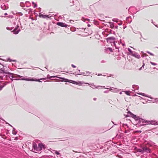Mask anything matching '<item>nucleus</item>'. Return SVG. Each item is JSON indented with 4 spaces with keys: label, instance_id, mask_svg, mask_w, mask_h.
Segmentation results:
<instances>
[{
    "label": "nucleus",
    "instance_id": "f257e3e1",
    "mask_svg": "<svg viewBox=\"0 0 158 158\" xmlns=\"http://www.w3.org/2000/svg\"><path fill=\"white\" fill-rule=\"evenodd\" d=\"M139 122L140 124L142 126L150 124L155 125L157 123V121L155 120L146 121L141 118L139 119Z\"/></svg>",
    "mask_w": 158,
    "mask_h": 158
},
{
    "label": "nucleus",
    "instance_id": "f03ea898",
    "mask_svg": "<svg viewBox=\"0 0 158 158\" xmlns=\"http://www.w3.org/2000/svg\"><path fill=\"white\" fill-rule=\"evenodd\" d=\"M53 77H57L58 78L62 79L64 80V81H65V82H69L73 84H75L77 85H81L82 84H84V83L83 82L79 81V82H77L74 81H72V80H69L68 79H65L64 78H62V77H57V76H53L50 77H48V78L49 79H50V78H53Z\"/></svg>",
    "mask_w": 158,
    "mask_h": 158
},
{
    "label": "nucleus",
    "instance_id": "7ed1b4c3",
    "mask_svg": "<svg viewBox=\"0 0 158 158\" xmlns=\"http://www.w3.org/2000/svg\"><path fill=\"white\" fill-rule=\"evenodd\" d=\"M33 147L34 151L36 153L40 151L44 148V146L42 143H39L38 147L35 143L33 144Z\"/></svg>",
    "mask_w": 158,
    "mask_h": 158
},
{
    "label": "nucleus",
    "instance_id": "20e7f679",
    "mask_svg": "<svg viewBox=\"0 0 158 158\" xmlns=\"http://www.w3.org/2000/svg\"><path fill=\"white\" fill-rule=\"evenodd\" d=\"M126 116H131L132 118H134L136 120L139 121V119H140V118H139L138 117H137L136 115L133 114L130 111H128V114Z\"/></svg>",
    "mask_w": 158,
    "mask_h": 158
},
{
    "label": "nucleus",
    "instance_id": "39448f33",
    "mask_svg": "<svg viewBox=\"0 0 158 158\" xmlns=\"http://www.w3.org/2000/svg\"><path fill=\"white\" fill-rule=\"evenodd\" d=\"M137 152H150V149L147 148H144L142 149H138L137 150Z\"/></svg>",
    "mask_w": 158,
    "mask_h": 158
},
{
    "label": "nucleus",
    "instance_id": "423d86ee",
    "mask_svg": "<svg viewBox=\"0 0 158 158\" xmlns=\"http://www.w3.org/2000/svg\"><path fill=\"white\" fill-rule=\"evenodd\" d=\"M22 80H26L27 81H39V82H41V81H40V80H45V78H42L40 79V80L39 79H34L33 78H23L22 79H21Z\"/></svg>",
    "mask_w": 158,
    "mask_h": 158
},
{
    "label": "nucleus",
    "instance_id": "0eeeda50",
    "mask_svg": "<svg viewBox=\"0 0 158 158\" xmlns=\"http://www.w3.org/2000/svg\"><path fill=\"white\" fill-rule=\"evenodd\" d=\"M57 24L62 27H66L68 26L66 24L62 22H58Z\"/></svg>",
    "mask_w": 158,
    "mask_h": 158
},
{
    "label": "nucleus",
    "instance_id": "6e6552de",
    "mask_svg": "<svg viewBox=\"0 0 158 158\" xmlns=\"http://www.w3.org/2000/svg\"><path fill=\"white\" fill-rule=\"evenodd\" d=\"M19 27V26H17V27L13 31L14 33L15 34H18L19 33V31H20L19 29V30H17V28Z\"/></svg>",
    "mask_w": 158,
    "mask_h": 158
},
{
    "label": "nucleus",
    "instance_id": "1a4fd4ad",
    "mask_svg": "<svg viewBox=\"0 0 158 158\" xmlns=\"http://www.w3.org/2000/svg\"><path fill=\"white\" fill-rule=\"evenodd\" d=\"M8 83V82H5L3 83L2 85H0V90H1Z\"/></svg>",
    "mask_w": 158,
    "mask_h": 158
},
{
    "label": "nucleus",
    "instance_id": "9d476101",
    "mask_svg": "<svg viewBox=\"0 0 158 158\" xmlns=\"http://www.w3.org/2000/svg\"><path fill=\"white\" fill-rule=\"evenodd\" d=\"M0 73H4L5 74H12V73H9V72H7L6 71H5L3 69H0Z\"/></svg>",
    "mask_w": 158,
    "mask_h": 158
},
{
    "label": "nucleus",
    "instance_id": "9b49d317",
    "mask_svg": "<svg viewBox=\"0 0 158 158\" xmlns=\"http://www.w3.org/2000/svg\"><path fill=\"white\" fill-rule=\"evenodd\" d=\"M1 7L2 9L3 10H6L8 8V7L4 4H2V5Z\"/></svg>",
    "mask_w": 158,
    "mask_h": 158
},
{
    "label": "nucleus",
    "instance_id": "f8f14e48",
    "mask_svg": "<svg viewBox=\"0 0 158 158\" xmlns=\"http://www.w3.org/2000/svg\"><path fill=\"white\" fill-rule=\"evenodd\" d=\"M86 84H89V85H90V87H92L93 89H94L95 88H97L99 87V86H96L93 83L91 84H89L88 83H86Z\"/></svg>",
    "mask_w": 158,
    "mask_h": 158
},
{
    "label": "nucleus",
    "instance_id": "ddd939ff",
    "mask_svg": "<svg viewBox=\"0 0 158 158\" xmlns=\"http://www.w3.org/2000/svg\"><path fill=\"white\" fill-rule=\"evenodd\" d=\"M40 17H42L43 18H49V15H43L42 14H40Z\"/></svg>",
    "mask_w": 158,
    "mask_h": 158
},
{
    "label": "nucleus",
    "instance_id": "4468645a",
    "mask_svg": "<svg viewBox=\"0 0 158 158\" xmlns=\"http://www.w3.org/2000/svg\"><path fill=\"white\" fill-rule=\"evenodd\" d=\"M132 56L138 58L139 59L140 58L139 55H138L135 54H132Z\"/></svg>",
    "mask_w": 158,
    "mask_h": 158
},
{
    "label": "nucleus",
    "instance_id": "2eb2a0df",
    "mask_svg": "<svg viewBox=\"0 0 158 158\" xmlns=\"http://www.w3.org/2000/svg\"><path fill=\"white\" fill-rule=\"evenodd\" d=\"M138 94H139L141 95H142L143 96H146V97H148V96L147 95H146L144 93H138Z\"/></svg>",
    "mask_w": 158,
    "mask_h": 158
},
{
    "label": "nucleus",
    "instance_id": "dca6fc26",
    "mask_svg": "<svg viewBox=\"0 0 158 158\" xmlns=\"http://www.w3.org/2000/svg\"><path fill=\"white\" fill-rule=\"evenodd\" d=\"M82 20L85 22L86 21H89V19H85L84 18H82Z\"/></svg>",
    "mask_w": 158,
    "mask_h": 158
},
{
    "label": "nucleus",
    "instance_id": "f3484780",
    "mask_svg": "<svg viewBox=\"0 0 158 158\" xmlns=\"http://www.w3.org/2000/svg\"><path fill=\"white\" fill-rule=\"evenodd\" d=\"M109 91H112V92H116V90L115 89H109Z\"/></svg>",
    "mask_w": 158,
    "mask_h": 158
},
{
    "label": "nucleus",
    "instance_id": "a211bd4d",
    "mask_svg": "<svg viewBox=\"0 0 158 158\" xmlns=\"http://www.w3.org/2000/svg\"><path fill=\"white\" fill-rule=\"evenodd\" d=\"M128 50L129 51V52H130V53L131 54V56H132V54H133V52L131 50L130 48H128Z\"/></svg>",
    "mask_w": 158,
    "mask_h": 158
},
{
    "label": "nucleus",
    "instance_id": "6ab92c4d",
    "mask_svg": "<svg viewBox=\"0 0 158 158\" xmlns=\"http://www.w3.org/2000/svg\"><path fill=\"white\" fill-rule=\"evenodd\" d=\"M145 65V64L144 63H143V65L139 69V70H141L143 68H144V66Z\"/></svg>",
    "mask_w": 158,
    "mask_h": 158
},
{
    "label": "nucleus",
    "instance_id": "aec40b11",
    "mask_svg": "<svg viewBox=\"0 0 158 158\" xmlns=\"http://www.w3.org/2000/svg\"><path fill=\"white\" fill-rule=\"evenodd\" d=\"M150 63H151V64H152V65H157V64L153 63L151 61L150 62Z\"/></svg>",
    "mask_w": 158,
    "mask_h": 158
},
{
    "label": "nucleus",
    "instance_id": "412c9836",
    "mask_svg": "<svg viewBox=\"0 0 158 158\" xmlns=\"http://www.w3.org/2000/svg\"><path fill=\"white\" fill-rule=\"evenodd\" d=\"M54 153L58 155L60 154V153L56 151H54Z\"/></svg>",
    "mask_w": 158,
    "mask_h": 158
},
{
    "label": "nucleus",
    "instance_id": "4be33fe9",
    "mask_svg": "<svg viewBox=\"0 0 158 158\" xmlns=\"http://www.w3.org/2000/svg\"><path fill=\"white\" fill-rule=\"evenodd\" d=\"M32 3L34 5V8H35L37 7L36 4H35L34 2H32Z\"/></svg>",
    "mask_w": 158,
    "mask_h": 158
},
{
    "label": "nucleus",
    "instance_id": "5701e85b",
    "mask_svg": "<svg viewBox=\"0 0 158 158\" xmlns=\"http://www.w3.org/2000/svg\"><path fill=\"white\" fill-rule=\"evenodd\" d=\"M14 129H14V128L13 130V131L12 133H13V134L14 135H16V133H16V132H15V131L14 130Z\"/></svg>",
    "mask_w": 158,
    "mask_h": 158
},
{
    "label": "nucleus",
    "instance_id": "b1692460",
    "mask_svg": "<svg viewBox=\"0 0 158 158\" xmlns=\"http://www.w3.org/2000/svg\"><path fill=\"white\" fill-rule=\"evenodd\" d=\"M125 93L127 95H129V92L128 91H125Z\"/></svg>",
    "mask_w": 158,
    "mask_h": 158
},
{
    "label": "nucleus",
    "instance_id": "393cba45",
    "mask_svg": "<svg viewBox=\"0 0 158 158\" xmlns=\"http://www.w3.org/2000/svg\"><path fill=\"white\" fill-rule=\"evenodd\" d=\"M135 87V88H136V89H138V86H135V85H133V89H134Z\"/></svg>",
    "mask_w": 158,
    "mask_h": 158
},
{
    "label": "nucleus",
    "instance_id": "a878e982",
    "mask_svg": "<svg viewBox=\"0 0 158 158\" xmlns=\"http://www.w3.org/2000/svg\"><path fill=\"white\" fill-rule=\"evenodd\" d=\"M107 49H108L109 50L111 51V52H112V49L111 48H107Z\"/></svg>",
    "mask_w": 158,
    "mask_h": 158
},
{
    "label": "nucleus",
    "instance_id": "bb28decb",
    "mask_svg": "<svg viewBox=\"0 0 158 158\" xmlns=\"http://www.w3.org/2000/svg\"><path fill=\"white\" fill-rule=\"evenodd\" d=\"M148 52V54H150V55H152V56H153V55L152 53H150V52Z\"/></svg>",
    "mask_w": 158,
    "mask_h": 158
},
{
    "label": "nucleus",
    "instance_id": "cd10ccee",
    "mask_svg": "<svg viewBox=\"0 0 158 158\" xmlns=\"http://www.w3.org/2000/svg\"><path fill=\"white\" fill-rule=\"evenodd\" d=\"M71 66H72L74 68H76V66H75V65H73V64H72L71 65Z\"/></svg>",
    "mask_w": 158,
    "mask_h": 158
},
{
    "label": "nucleus",
    "instance_id": "c85d7f7f",
    "mask_svg": "<svg viewBox=\"0 0 158 158\" xmlns=\"http://www.w3.org/2000/svg\"><path fill=\"white\" fill-rule=\"evenodd\" d=\"M109 90H107V91H105L104 92V93H108L109 92Z\"/></svg>",
    "mask_w": 158,
    "mask_h": 158
},
{
    "label": "nucleus",
    "instance_id": "c756f323",
    "mask_svg": "<svg viewBox=\"0 0 158 158\" xmlns=\"http://www.w3.org/2000/svg\"><path fill=\"white\" fill-rule=\"evenodd\" d=\"M84 73H78L77 74L78 75H81V74H84Z\"/></svg>",
    "mask_w": 158,
    "mask_h": 158
},
{
    "label": "nucleus",
    "instance_id": "7c9ffc66",
    "mask_svg": "<svg viewBox=\"0 0 158 158\" xmlns=\"http://www.w3.org/2000/svg\"><path fill=\"white\" fill-rule=\"evenodd\" d=\"M70 22L71 23H73V22H74L73 21V20H70Z\"/></svg>",
    "mask_w": 158,
    "mask_h": 158
},
{
    "label": "nucleus",
    "instance_id": "2f4dec72",
    "mask_svg": "<svg viewBox=\"0 0 158 158\" xmlns=\"http://www.w3.org/2000/svg\"><path fill=\"white\" fill-rule=\"evenodd\" d=\"M5 15H7V13H6L4 14Z\"/></svg>",
    "mask_w": 158,
    "mask_h": 158
},
{
    "label": "nucleus",
    "instance_id": "473e14b6",
    "mask_svg": "<svg viewBox=\"0 0 158 158\" xmlns=\"http://www.w3.org/2000/svg\"><path fill=\"white\" fill-rule=\"evenodd\" d=\"M99 87H103L104 88H105V87H104V86H99Z\"/></svg>",
    "mask_w": 158,
    "mask_h": 158
},
{
    "label": "nucleus",
    "instance_id": "72a5a7b5",
    "mask_svg": "<svg viewBox=\"0 0 158 158\" xmlns=\"http://www.w3.org/2000/svg\"><path fill=\"white\" fill-rule=\"evenodd\" d=\"M10 61H15V60H10Z\"/></svg>",
    "mask_w": 158,
    "mask_h": 158
},
{
    "label": "nucleus",
    "instance_id": "f704fd0d",
    "mask_svg": "<svg viewBox=\"0 0 158 158\" xmlns=\"http://www.w3.org/2000/svg\"><path fill=\"white\" fill-rule=\"evenodd\" d=\"M127 131H125V133H127Z\"/></svg>",
    "mask_w": 158,
    "mask_h": 158
},
{
    "label": "nucleus",
    "instance_id": "c9c22d12",
    "mask_svg": "<svg viewBox=\"0 0 158 158\" xmlns=\"http://www.w3.org/2000/svg\"><path fill=\"white\" fill-rule=\"evenodd\" d=\"M96 98H94V100H96Z\"/></svg>",
    "mask_w": 158,
    "mask_h": 158
},
{
    "label": "nucleus",
    "instance_id": "e433bc0d",
    "mask_svg": "<svg viewBox=\"0 0 158 158\" xmlns=\"http://www.w3.org/2000/svg\"><path fill=\"white\" fill-rule=\"evenodd\" d=\"M121 24H121V23H118V25H121Z\"/></svg>",
    "mask_w": 158,
    "mask_h": 158
},
{
    "label": "nucleus",
    "instance_id": "4c0bfd02",
    "mask_svg": "<svg viewBox=\"0 0 158 158\" xmlns=\"http://www.w3.org/2000/svg\"><path fill=\"white\" fill-rule=\"evenodd\" d=\"M7 28V30H9V29H8L9 27H7V28Z\"/></svg>",
    "mask_w": 158,
    "mask_h": 158
},
{
    "label": "nucleus",
    "instance_id": "58836bf2",
    "mask_svg": "<svg viewBox=\"0 0 158 158\" xmlns=\"http://www.w3.org/2000/svg\"><path fill=\"white\" fill-rule=\"evenodd\" d=\"M153 69H156V68L155 67H154L153 68Z\"/></svg>",
    "mask_w": 158,
    "mask_h": 158
},
{
    "label": "nucleus",
    "instance_id": "ea45409f",
    "mask_svg": "<svg viewBox=\"0 0 158 158\" xmlns=\"http://www.w3.org/2000/svg\"><path fill=\"white\" fill-rule=\"evenodd\" d=\"M119 94H122V92H120Z\"/></svg>",
    "mask_w": 158,
    "mask_h": 158
},
{
    "label": "nucleus",
    "instance_id": "a19ab883",
    "mask_svg": "<svg viewBox=\"0 0 158 158\" xmlns=\"http://www.w3.org/2000/svg\"><path fill=\"white\" fill-rule=\"evenodd\" d=\"M49 76V75H47V77H48Z\"/></svg>",
    "mask_w": 158,
    "mask_h": 158
},
{
    "label": "nucleus",
    "instance_id": "79ce46f5",
    "mask_svg": "<svg viewBox=\"0 0 158 158\" xmlns=\"http://www.w3.org/2000/svg\"><path fill=\"white\" fill-rule=\"evenodd\" d=\"M135 89H133V90L134 91H135Z\"/></svg>",
    "mask_w": 158,
    "mask_h": 158
},
{
    "label": "nucleus",
    "instance_id": "37998d69",
    "mask_svg": "<svg viewBox=\"0 0 158 158\" xmlns=\"http://www.w3.org/2000/svg\"><path fill=\"white\" fill-rule=\"evenodd\" d=\"M11 78H13V77L12 76H11Z\"/></svg>",
    "mask_w": 158,
    "mask_h": 158
},
{
    "label": "nucleus",
    "instance_id": "c03bdc74",
    "mask_svg": "<svg viewBox=\"0 0 158 158\" xmlns=\"http://www.w3.org/2000/svg\"><path fill=\"white\" fill-rule=\"evenodd\" d=\"M19 77H21L22 76H19Z\"/></svg>",
    "mask_w": 158,
    "mask_h": 158
},
{
    "label": "nucleus",
    "instance_id": "a18cd8bd",
    "mask_svg": "<svg viewBox=\"0 0 158 158\" xmlns=\"http://www.w3.org/2000/svg\"><path fill=\"white\" fill-rule=\"evenodd\" d=\"M88 26L89 27V26H90V25H88Z\"/></svg>",
    "mask_w": 158,
    "mask_h": 158
},
{
    "label": "nucleus",
    "instance_id": "49530a36",
    "mask_svg": "<svg viewBox=\"0 0 158 158\" xmlns=\"http://www.w3.org/2000/svg\"><path fill=\"white\" fill-rule=\"evenodd\" d=\"M78 71H80V70H78Z\"/></svg>",
    "mask_w": 158,
    "mask_h": 158
}]
</instances>
